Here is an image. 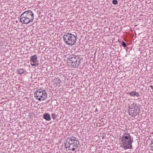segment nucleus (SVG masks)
<instances>
[{
  "label": "nucleus",
  "mask_w": 153,
  "mask_h": 153,
  "mask_svg": "<svg viewBox=\"0 0 153 153\" xmlns=\"http://www.w3.org/2000/svg\"><path fill=\"white\" fill-rule=\"evenodd\" d=\"M127 94L129 95H130L131 96H135L137 97H138L140 96L139 94L135 91H133L130 92H128Z\"/></svg>",
  "instance_id": "nucleus-8"
},
{
  "label": "nucleus",
  "mask_w": 153,
  "mask_h": 153,
  "mask_svg": "<svg viewBox=\"0 0 153 153\" xmlns=\"http://www.w3.org/2000/svg\"><path fill=\"white\" fill-rule=\"evenodd\" d=\"M52 117L53 118V120H54L56 118L57 115L55 114L54 113H52L51 114Z\"/></svg>",
  "instance_id": "nucleus-12"
},
{
  "label": "nucleus",
  "mask_w": 153,
  "mask_h": 153,
  "mask_svg": "<svg viewBox=\"0 0 153 153\" xmlns=\"http://www.w3.org/2000/svg\"><path fill=\"white\" fill-rule=\"evenodd\" d=\"M43 117L47 121H50L51 120V116L48 113L45 114L43 115Z\"/></svg>",
  "instance_id": "nucleus-10"
},
{
  "label": "nucleus",
  "mask_w": 153,
  "mask_h": 153,
  "mask_svg": "<svg viewBox=\"0 0 153 153\" xmlns=\"http://www.w3.org/2000/svg\"><path fill=\"white\" fill-rule=\"evenodd\" d=\"M67 61L68 64L73 68H77L80 65L81 59L79 56L74 55H70Z\"/></svg>",
  "instance_id": "nucleus-5"
},
{
  "label": "nucleus",
  "mask_w": 153,
  "mask_h": 153,
  "mask_svg": "<svg viewBox=\"0 0 153 153\" xmlns=\"http://www.w3.org/2000/svg\"><path fill=\"white\" fill-rule=\"evenodd\" d=\"M63 41L65 43L69 46L75 44L77 41V36L71 33H65L63 36Z\"/></svg>",
  "instance_id": "nucleus-4"
},
{
  "label": "nucleus",
  "mask_w": 153,
  "mask_h": 153,
  "mask_svg": "<svg viewBox=\"0 0 153 153\" xmlns=\"http://www.w3.org/2000/svg\"><path fill=\"white\" fill-rule=\"evenodd\" d=\"M58 79L59 80V83H60V82H61V81H60V79Z\"/></svg>",
  "instance_id": "nucleus-19"
},
{
  "label": "nucleus",
  "mask_w": 153,
  "mask_h": 153,
  "mask_svg": "<svg viewBox=\"0 0 153 153\" xmlns=\"http://www.w3.org/2000/svg\"><path fill=\"white\" fill-rule=\"evenodd\" d=\"M30 65L33 66H35V63H30Z\"/></svg>",
  "instance_id": "nucleus-18"
},
{
  "label": "nucleus",
  "mask_w": 153,
  "mask_h": 153,
  "mask_svg": "<svg viewBox=\"0 0 153 153\" xmlns=\"http://www.w3.org/2000/svg\"><path fill=\"white\" fill-rule=\"evenodd\" d=\"M79 145V139L74 137L71 136L66 138L65 145L66 148H68L69 150L74 151L77 150Z\"/></svg>",
  "instance_id": "nucleus-1"
},
{
  "label": "nucleus",
  "mask_w": 153,
  "mask_h": 153,
  "mask_svg": "<svg viewBox=\"0 0 153 153\" xmlns=\"http://www.w3.org/2000/svg\"><path fill=\"white\" fill-rule=\"evenodd\" d=\"M121 141L124 149L132 148L131 144L133 141V138L129 134L126 133L124 134L121 137Z\"/></svg>",
  "instance_id": "nucleus-2"
},
{
  "label": "nucleus",
  "mask_w": 153,
  "mask_h": 153,
  "mask_svg": "<svg viewBox=\"0 0 153 153\" xmlns=\"http://www.w3.org/2000/svg\"><path fill=\"white\" fill-rule=\"evenodd\" d=\"M35 98L39 101L45 100L47 97L48 94L46 90L40 88L36 90L34 94Z\"/></svg>",
  "instance_id": "nucleus-7"
},
{
  "label": "nucleus",
  "mask_w": 153,
  "mask_h": 153,
  "mask_svg": "<svg viewBox=\"0 0 153 153\" xmlns=\"http://www.w3.org/2000/svg\"><path fill=\"white\" fill-rule=\"evenodd\" d=\"M17 72L19 74H22L24 73V71L23 68H21L18 69Z\"/></svg>",
  "instance_id": "nucleus-11"
},
{
  "label": "nucleus",
  "mask_w": 153,
  "mask_h": 153,
  "mask_svg": "<svg viewBox=\"0 0 153 153\" xmlns=\"http://www.w3.org/2000/svg\"><path fill=\"white\" fill-rule=\"evenodd\" d=\"M39 65V63H35V66H38Z\"/></svg>",
  "instance_id": "nucleus-17"
},
{
  "label": "nucleus",
  "mask_w": 153,
  "mask_h": 153,
  "mask_svg": "<svg viewBox=\"0 0 153 153\" xmlns=\"http://www.w3.org/2000/svg\"><path fill=\"white\" fill-rule=\"evenodd\" d=\"M112 3L113 4L116 5L118 3V1L117 0H113Z\"/></svg>",
  "instance_id": "nucleus-14"
},
{
  "label": "nucleus",
  "mask_w": 153,
  "mask_h": 153,
  "mask_svg": "<svg viewBox=\"0 0 153 153\" xmlns=\"http://www.w3.org/2000/svg\"><path fill=\"white\" fill-rule=\"evenodd\" d=\"M37 59V56L34 55L30 57V61L32 62L33 63H35L36 62Z\"/></svg>",
  "instance_id": "nucleus-9"
},
{
  "label": "nucleus",
  "mask_w": 153,
  "mask_h": 153,
  "mask_svg": "<svg viewBox=\"0 0 153 153\" xmlns=\"http://www.w3.org/2000/svg\"><path fill=\"white\" fill-rule=\"evenodd\" d=\"M122 45L124 47H126V43L124 41H122V43H121Z\"/></svg>",
  "instance_id": "nucleus-13"
},
{
  "label": "nucleus",
  "mask_w": 153,
  "mask_h": 153,
  "mask_svg": "<svg viewBox=\"0 0 153 153\" xmlns=\"http://www.w3.org/2000/svg\"><path fill=\"white\" fill-rule=\"evenodd\" d=\"M128 107V112L131 116L135 117L139 115L140 107L137 104L133 102L129 105Z\"/></svg>",
  "instance_id": "nucleus-6"
},
{
  "label": "nucleus",
  "mask_w": 153,
  "mask_h": 153,
  "mask_svg": "<svg viewBox=\"0 0 153 153\" xmlns=\"http://www.w3.org/2000/svg\"><path fill=\"white\" fill-rule=\"evenodd\" d=\"M34 19V14L30 10L25 11L21 14L20 16V21L21 22L24 24H27L32 22Z\"/></svg>",
  "instance_id": "nucleus-3"
},
{
  "label": "nucleus",
  "mask_w": 153,
  "mask_h": 153,
  "mask_svg": "<svg viewBox=\"0 0 153 153\" xmlns=\"http://www.w3.org/2000/svg\"><path fill=\"white\" fill-rule=\"evenodd\" d=\"M5 153L4 152H1V153Z\"/></svg>",
  "instance_id": "nucleus-20"
},
{
  "label": "nucleus",
  "mask_w": 153,
  "mask_h": 153,
  "mask_svg": "<svg viewBox=\"0 0 153 153\" xmlns=\"http://www.w3.org/2000/svg\"><path fill=\"white\" fill-rule=\"evenodd\" d=\"M149 87H150L152 89V90L150 89V91L151 92L153 91V86L152 85H150Z\"/></svg>",
  "instance_id": "nucleus-15"
},
{
  "label": "nucleus",
  "mask_w": 153,
  "mask_h": 153,
  "mask_svg": "<svg viewBox=\"0 0 153 153\" xmlns=\"http://www.w3.org/2000/svg\"><path fill=\"white\" fill-rule=\"evenodd\" d=\"M151 147L152 148H153V140L152 141V143L151 144Z\"/></svg>",
  "instance_id": "nucleus-16"
}]
</instances>
